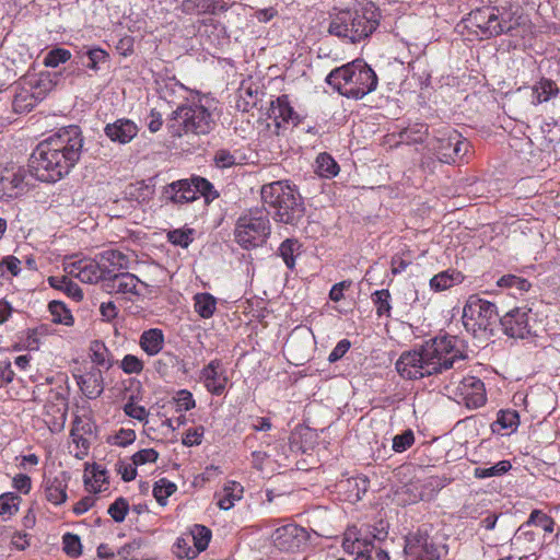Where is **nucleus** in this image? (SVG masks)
I'll use <instances>...</instances> for the list:
<instances>
[{
    "label": "nucleus",
    "mask_w": 560,
    "mask_h": 560,
    "mask_svg": "<svg viewBox=\"0 0 560 560\" xmlns=\"http://www.w3.org/2000/svg\"><path fill=\"white\" fill-rule=\"evenodd\" d=\"M415 443V434L412 430H405L402 433L397 434L393 438V450L396 453H402L407 451Z\"/></svg>",
    "instance_id": "53"
},
{
    "label": "nucleus",
    "mask_w": 560,
    "mask_h": 560,
    "mask_svg": "<svg viewBox=\"0 0 560 560\" xmlns=\"http://www.w3.org/2000/svg\"><path fill=\"white\" fill-rule=\"evenodd\" d=\"M48 308L54 323L66 326H71L73 324V316L62 302L51 301L48 304Z\"/></svg>",
    "instance_id": "40"
},
{
    "label": "nucleus",
    "mask_w": 560,
    "mask_h": 560,
    "mask_svg": "<svg viewBox=\"0 0 560 560\" xmlns=\"http://www.w3.org/2000/svg\"><path fill=\"white\" fill-rule=\"evenodd\" d=\"M39 100L26 88V85L20 79L16 88L15 95L13 98V109L15 113L23 114L31 112Z\"/></svg>",
    "instance_id": "26"
},
{
    "label": "nucleus",
    "mask_w": 560,
    "mask_h": 560,
    "mask_svg": "<svg viewBox=\"0 0 560 560\" xmlns=\"http://www.w3.org/2000/svg\"><path fill=\"white\" fill-rule=\"evenodd\" d=\"M92 477L94 481L90 483L88 479H85V485L90 487V491L101 492L102 483L106 482V470L101 466H94L92 469Z\"/></svg>",
    "instance_id": "61"
},
{
    "label": "nucleus",
    "mask_w": 560,
    "mask_h": 560,
    "mask_svg": "<svg viewBox=\"0 0 560 560\" xmlns=\"http://www.w3.org/2000/svg\"><path fill=\"white\" fill-rule=\"evenodd\" d=\"M372 301L378 317L390 315V293L387 289L377 290L372 293Z\"/></svg>",
    "instance_id": "42"
},
{
    "label": "nucleus",
    "mask_w": 560,
    "mask_h": 560,
    "mask_svg": "<svg viewBox=\"0 0 560 560\" xmlns=\"http://www.w3.org/2000/svg\"><path fill=\"white\" fill-rule=\"evenodd\" d=\"M201 377L203 378L206 388L213 395H221L228 382L224 375L221 362L212 360L201 370Z\"/></svg>",
    "instance_id": "21"
},
{
    "label": "nucleus",
    "mask_w": 560,
    "mask_h": 560,
    "mask_svg": "<svg viewBox=\"0 0 560 560\" xmlns=\"http://www.w3.org/2000/svg\"><path fill=\"white\" fill-rule=\"evenodd\" d=\"M138 283L147 287V283L140 281L138 277L130 272H118L105 279L103 289L109 294H131L140 295L137 290Z\"/></svg>",
    "instance_id": "18"
},
{
    "label": "nucleus",
    "mask_w": 560,
    "mask_h": 560,
    "mask_svg": "<svg viewBox=\"0 0 560 560\" xmlns=\"http://www.w3.org/2000/svg\"><path fill=\"white\" fill-rule=\"evenodd\" d=\"M316 173L320 177L332 178L339 173V165L330 154L324 152L316 159Z\"/></svg>",
    "instance_id": "37"
},
{
    "label": "nucleus",
    "mask_w": 560,
    "mask_h": 560,
    "mask_svg": "<svg viewBox=\"0 0 560 560\" xmlns=\"http://www.w3.org/2000/svg\"><path fill=\"white\" fill-rule=\"evenodd\" d=\"M160 97L170 104H175L179 100H186L187 88L175 78H167L159 83Z\"/></svg>",
    "instance_id": "25"
},
{
    "label": "nucleus",
    "mask_w": 560,
    "mask_h": 560,
    "mask_svg": "<svg viewBox=\"0 0 560 560\" xmlns=\"http://www.w3.org/2000/svg\"><path fill=\"white\" fill-rule=\"evenodd\" d=\"M177 490V486L167 480L166 478H161L154 483L153 487V495L156 502L164 506L167 503V498L171 497Z\"/></svg>",
    "instance_id": "39"
},
{
    "label": "nucleus",
    "mask_w": 560,
    "mask_h": 560,
    "mask_svg": "<svg viewBox=\"0 0 560 560\" xmlns=\"http://www.w3.org/2000/svg\"><path fill=\"white\" fill-rule=\"evenodd\" d=\"M77 383L89 399H95L104 390V378L101 370L96 368H92L90 371L80 375L77 380Z\"/></svg>",
    "instance_id": "23"
},
{
    "label": "nucleus",
    "mask_w": 560,
    "mask_h": 560,
    "mask_svg": "<svg viewBox=\"0 0 560 560\" xmlns=\"http://www.w3.org/2000/svg\"><path fill=\"white\" fill-rule=\"evenodd\" d=\"M67 476L65 472L54 478H48L45 481L46 499L56 505L63 503L67 500Z\"/></svg>",
    "instance_id": "24"
},
{
    "label": "nucleus",
    "mask_w": 560,
    "mask_h": 560,
    "mask_svg": "<svg viewBox=\"0 0 560 560\" xmlns=\"http://www.w3.org/2000/svg\"><path fill=\"white\" fill-rule=\"evenodd\" d=\"M269 212L249 210L241 215L234 229V240L244 249L265 244L270 235Z\"/></svg>",
    "instance_id": "7"
},
{
    "label": "nucleus",
    "mask_w": 560,
    "mask_h": 560,
    "mask_svg": "<svg viewBox=\"0 0 560 560\" xmlns=\"http://www.w3.org/2000/svg\"><path fill=\"white\" fill-rule=\"evenodd\" d=\"M520 424V416L516 410H500L498 412L494 425H499L500 429L515 431Z\"/></svg>",
    "instance_id": "44"
},
{
    "label": "nucleus",
    "mask_w": 560,
    "mask_h": 560,
    "mask_svg": "<svg viewBox=\"0 0 560 560\" xmlns=\"http://www.w3.org/2000/svg\"><path fill=\"white\" fill-rule=\"evenodd\" d=\"M377 82L376 73L362 59L334 69L326 78V83L339 94L354 100H361L373 92Z\"/></svg>",
    "instance_id": "5"
},
{
    "label": "nucleus",
    "mask_w": 560,
    "mask_h": 560,
    "mask_svg": "<svg viewBox=\"0 0 560 560\" xmlns=\"http://www.w3.org/2000/svg\"><path fill=\"white\" fill-rule=\"evenodd\" d=\"M202 196L206 203H210L219 197L213 185L200 176L172 182L163 187L162 199L172 203H188Z\"/></svg>",
    "instance_id": "8"
},
{
    "label": "nucleus",
    "mask_w": 560,
    "mask_h": 560,
    "mask_svg": "<svg viewBox=\"0 0 560 560\" xmlns=\"http://www.w3.org/2000/svg\"><path fill=\"white\" fill-rule=\"evenodd\" d=\"M138 126L130 119L120 118L104 128L106 137L119 144L129 143L138 135Z\"/></svg>",
    "instance_id": "20"
},
{
    "label": "nucleus",
    "mask_w": 560,
    "mask_h": 560,
    "mask_svg": "<svg viewBox=\"0 0 560 560\" xmlns=\"http://www.w3.org/2000/svg\"><path fill=\"white\" fill-rule=\"evenodd\" d=\"M462 279L463 276L460 275V272H457L455 270H445L435 275L430 280V287L434 291H443L450 289L455 283H459Z\"/></svg>",
    "instance_id": "33"
},
{
    "label": "nucleus",
    "mask_w": 560,
    "mask_h": 560,
    "mask_svg": "<svg viewBox=\"0 0 560 560\" xmlns=\"http://www.w3.org/2000/svg\"><path fill=\"white\" fill-rule=\"evenodd\" d=\"M222 497L218 500V506L221 510H230L234 506V502L242 498L243 487L236 481H230L223 489Z\"/></svg>",
    "instance_id": "34"
},
{
    "label": "nucleus",
    "mask_w": 560,
    "mask_h": 560,
    "mask_svg": "<svg viewBox=\"0 0 560 560\" xmlns=\"http://www.w3.org/2000/svg\"><path fill=\"white\" fill-rule=\"evenodd\" d=\"M71 59V52L65 48H52L49 50L43 60L46 67L57 68L60 63H65Z\"/></svg>",
    "instance_id": "45"
},
{
    "label": "nucleus",
    "mask_w": 560,
    "mask_h": 560,
    "mask_svg": "<svg viewBox=\"0 0 560 560\" xmlns=\"http://www.w3.org/2000/svg\"><path fill=\"white\" fill-rule=\"evenodd\" d=\"M166 127L173 138L207 136L217 127V119L210 106L198 97L179 104L171 114Z\"/></svg>",
    "instance_id": "4"
},
{
    "label": "nucleus",
    "mask_w": 560,
    "mask_h": 560,
    "mask_svg": "<svg viewBox=\"0 0 560 560\" xmlns=\"http://www.w3.org/2000/svg\"><path fill=\"white\" fill-rule=\"evenodd\" d=\"M462 318L466 330L477 335L478 331H486L497 323L500 315L494 303L470 295L463 308Z\"/></svg>",
    "instance_id": "9"
},
{
    "label": "nucleus",
    "mask_w": 560,
    "mask_h": 560,
    "mask_svg": "<svg viewBox=\"0 0 560 560\" xmlns=\"http://www.w3.org/2000/svg\"><path fill=\"white\" fill-rule=\"evenodd\" d=\"M381 13L372 2H358L352 8L340 10L328 26L330 35L352 44L370 37L380 25Z\"/></svg>",
    "instance_id": "3"
},
{
    "label": "nucleus",
    "mask_w": 560,
    "mask_h": 560,
    "mask_svg": "<svg viewBox=\"0 0 560 560\" xmlns=\"http://www.w3.org/2000/svg\"><path fill=\"white\" fill-rule=\"evenodd\" d=\"M176 404V411H188L196 406V401L192 397V394L187 389H180L177 392L176 396L173 398Z\"/></svg>",
    "instance_id": "56"
},
{
    "label": "nucleus",
    "mask_w": 560,
    "mask_h": 560,
    "mask_svg": "<svg viewBox=\"0 0 560 560\" xmlns=\"http://www.w3.org/2000/svg\"><path fill=\"white\" fill-rule=\"evenodd\" d=\"M47 281L51 288L65 292L69 298L77 302L83 299L82 289L67 276H50Z\"/></svg>",
    "instance_id": "31"
},
{
    "label": "nucleus",
    "mask_w": 560,
    "mask_h": 560,
    "mask_svg": "<svg viewBox=\"0 0 560 560\" xmlns=\"http://www.w3.org/2000/svg\"><path fill=\"white\" fill-rule=\"evenodd\" d=\"M85 60L84 56H77L61 72L62 79L69 80L72 84L75 78L84 74Z\"/></svg>",
    "instance_id": "47"
},
{
    "label": "nucleus",
    "mask_w": 560,
    "mask_h": 560,
    "mask_svg": "<svg viewBox=\"0 0 560 560\" xmlns=\"http://www.w3.org/2000/svg\"><path fill=\"white\" fill-rule=\"evenodd\" d=\"M446 389L457 404L468 409L480 408L487 401L483 382L472 375L465 376L460 381H452Z\"/></svg>",
    "instance_id": "11"
},
{
    "label": "nucleus",
    "mask_w": 560,
    "mask_h": 560,
    "mask_svg": "<svg viewBox=\"0 0 560 560\" xmlns=\"http://www.w3.org/2000/svg\"><path fill=\"white\" fill-rule=\"evenodd\" d=\"M91 358L94 363L101 366H106L107 369L112 366V363L109 362L110 352L104 342L100 340L93 341L91 345Z\"/></svg>",
    "instance_id": "46"
},
{
    "label": "nucleus",
    "mask_w": 560,
    "mask_h": 560,
    "mask_svg": "<svg viewBox=\"0 0 560 560\" xmlns=\"http://www.w3.org/2000/svg\"><path fill=\"white\" fill-rule=\"evenodd\" d=\"M120 369L126 374H140L143 370V362L133 354H126L120 362Z\"/></svg>",
    "instance_id": "57"
},
{
    "label": "nucleus",
    "mask_w": 560,
    "mask_h": 560,
    "mask_svg": "<svg viewBox=\"0 0 560 560\" xmlns=\"http://www.w3.org/2000/svg\"><path fill=\"white\" fill-rule=\"evenodd\" d=\"M190 234L191 230H188L187 232L183 230H174L168 233V241L174 245L186 248L192 242Z\"/></svg>",
    "instance_id": "62"
},
{
    "label": "nucleus",
    "mask_w": 560,
    "mask_h": 560,
    "mask_svg": "<svg viewBox=\"0 0 560 560\" xmlns=\"http://www.w3.org/2000/svg\"><path fill=\"white\" fill-rule=\"evenodd\" d=\"M260 197L264 206L273 210V219L278 222L295 225L305 214V206L299 190L288 180L262 185Z\"/></svg>",
    "instance_id": "6"
},
{
    "label": "nucleus",
    "mask_w": 560,
    "mask_h": 560,
    "mask_svg": "<svg viewBox=\"0 0 560 560\" xmlns=\"http://www.w3.org/2000/svg\"><path fill=\"white\" fill-rule=\"evenodd\" d=\"M467 21L487 38L499 36L510 30L509 21L502 18L495 7L477 8L468 14Z\"/></svg>",
    "instance_id": "12"
},
{
    "label": "nucleus",
    "mask_w": 560,
    "mask_h": 560,
    "mask_svg": "<svg viewBox=\"0 0 560 560\" xmlns=\"http://www.w3.org/2000/svg\"><path fill=\"white\" fill-rule=\"evenodd\" d=\"M63 551L72 557L77 558L82 553V545L80 537L75 534L67 533L62 537Z\"/></svg>",
    "instance_id": "52"
},
{
    "label": "nucleus",
    "mask_w": 560,
    "mask_h": 560,
    "mask_svg": "<svg viewBox=\"0 0 560 560\" xmlns=\"http://www.w3.org/2000/svg\"><path fill=\"white\" fill-rule=\"evenodd\" d=\"M498 287L514 290V292H526L530 288V283L527 279L517 277L515 275H504L497 281Z\"/></svg>",
    "instance_id": "41"
},
{
    "label": "nucleus",
    "mask_w": 560,
    "mask_h": 560,
    "mask_svg": "<svg viewBox=\"0 0 560 560\" xmlns=\"http://www.w3.org/2000/svg\"><path fill=\"white\" fill-rule=\"evenodd\" d=\"M94 424L90 419H82L77 416L72 423L71 433H78L81 435H92Z\"/></svg>",
    "instance_id": "63"
},
{
    "label": "nucleus",
    "mask_w": 560,
    "mask_h": 560,
    "mask_svg": "<svg viewBox=\"0 0 560 560\" xmlns=\"http://www.w3.org/2000/svg\"><path fill=\"white\" fill-rule=\"evenodd\" d=\"M269 118L273 119L277 127H281L282 124L291 122L293 126L300 124V116L294 112L290 105L289 96L283 94L277 97L276 101L271 102L269 108Z\"/></svg>",
    "instance_id": "19"
},
{
    "label": "nucleus",
    "mask_w": 560,
    "mask_h": 560,
    "mask_svg": "<svg viewBox=\"0 0 560 560\" xmlns=\"http://www.w3.org/2000/svg\"><path fill=\"white\" fill-rule=\"evenodd\" d=\"M195 312L202 318H210L217 310V299L210 293H197L194 296Z\"/></svg>",
    "instance_id": "32"
},
{
    "label": "nucleus",
    "mask_w": 560,
    "mask_h": 560,
    "mask_svg": "<svg viewBox=\"0 0 560 560\" xmlns=\"http://www.w3.org/2000/svg\"><path fill=\"white\" fill-rule=\"evenodd\" d=\"M405 553L411 560H439L440 551L427 532L418 530L406 537Z\"/></svg>",
    "instance_id": "14"
},
{
    "label": "nucleus",
    "mask_w": 560,
    "mask_h": 560,
    "mask_svg": "<svg viewBox=\"0 0 560 560\" xmlns=\"http://www.w3.org/2000/svg\"><path fill=\"white\" fill-rule=\"evenodd\" d=\"M301 244L293 238L284 240L279 246V255L282 257L285 266L293 269L295 266V256L300 254Z\"/></svg>",
    "instance_id": "38"
},
{
    "label": "nucleus",
    "mask_w": 560,
    "mask_h": 560,
    "mask_svg": "<svg viewBox=\"0 0 560 560\" xmlns=\"http://www.w3.org/2000/svg\"><path fill=\"white\" fill-rule=\"evenodd\" d=\"M469 148V141L454 129L440 131L430 143V150L436 159L446 164L462 161L468 153Z\"/></svg>",
    "instance_id": "10"
},
{
    "label": "nucleus",
    "mask_w": 560,
    "mask_h": 560,
    "mask_svg": "<svg viewBox=\"0 0 560 560\" xmlns=\"http://www.w3.org/2000/svg\"><path fill=\"white\" fill-rule=\"evenodd\" d=\"M559 88L551 79L541 78L532 86V104L539 105L557 96Z\"/></svg>",
    "instance_id": "27"
},
{
    "label": "nucleus",
    "mask_w": 560,
    "mask_h": 560,
    "mask_svg": "<svg viewBox=\"0 0 560 560\" xmlns=\"http://www.w3.org/2000/svg\"><path fill=\"white\" fill-rule=\"evenodd\" d=\"M139 345L149 355L158 354L164 345V335L161 329L152 328L141 334Z\"/></svg>",
    "instance_id": "30"
},
{
    "label": "nucleus",
    "mask_w": 560,
    "mask_h": 560,
    "mask_svg": "<svg viewBox=\"0 0 560 560\" xmlns=\"http://www.w3.org/2000/svg\"><path fill=\"white\" fill-rule=\"evenodd\" d=\"M271 538L275 547L279 550L294 551L305 542L306 532L295 524H288L277 528Z\"/></svg>",
    "instance_id": "16"
},
{
    "label": "nucleus",
    "mask_w": 560,
    "mask_h": 560,
    "mask_svg": "<svg viewBox=\"0 0 560 560\" xmlns=\"http://www.w3.org/2000/svg\"><path fill=\"white\" fill-rule=\"evenodd\" d=\"M372 541L369 536L362 538V537H351V534H346V537L342 541V548L343 550L349 553L350 556L357 555L354 559H359L361 557L368 558V560H371V547Z\"/></svg>",
    "instance_id": "28"
},
{
    "label": "nucleus",
    "mask_w": 560,
    "mask_h": 560,
    "mask_svg": "<svg viewBox=\"0 0 560 560\" xmlns=\"http://www.w3.org/2000/svg\"><path fill=\"white\" fill-rule=\"evenodd\" d=\"M214 164L220 168H228L236 165V158L226 149H219L213 156Z\"/></svg>",
    "instance_id": "59"
},
{
    "label": "nucleus",
    "mask_w": 560,
    "mask_h": 560,
    "mask_svg": "<svg viewBox=\"0 0 560 560\" xmlns=\"http://www.w3.org/2000/svg\"><path fill=\"white\" fill-rule=\"evenodd\" d=\"M524 525L540 526L546 533H552L555 528V521L551 516L541 512L540 510L532 511L528 521Z\"/></svg>",
    "instance_id": "48"
},
{
    "label": "nucleus",
    "mask_w": 560,
    "mask_h": 560,
    "mask_svg": "<svg viewBox=\"0 0 560 560\" xmlns=\"http://www.w3.org/2000/svg\"><path fill=\"white\" fill-rule=\"evenodd\" d=\"M195 547L198 552L206 550L211 539V530L203 525H195L191 530Z\"/></svg>",
    "instance_id": "50"
},
{
    "label": "nucleus",
    "mask_w": 560,
    "mask_h": 560,
    "mask_svg": "<svg viewBox=\"0 0 560 560\" xmlns=\"http://www.w3.org/2000/svg\"><path fill=\"white\" fill-rule=\"evenodd\" d=\"M159 458V453L154 448H144L135 453L131 457L135 466H141L147 463H155Z\"/></svg>",
    "instance_id": "60"
},
{
    "label": "nucleus",
    "mask_w": 560,
    "mask_h": 560,
    "mask_svg": "<svg viewBox=\"0 0 560 560\" xmlns=\"http://www.w3.org/2000/svg\"><path fill=\"white\" fill-rule=\"evenodd\" d=\"M143 545V540L141 538L133 539L132 541L122 546L118 555L124 558V560H147L145 557H137L135 555L136 551H138Z\"/></svg>",
    "instance_id": "58"
},
{
    "label": "nucleus",
    "mask_w": 560,
    "mask_h": 560,
    "mask_svg": "<svg viewBox=\"0 0 560 560\" xmlns=\"http://www.w3.org/2000/svg\"><path fill=\"white\" fill-rule=\"evenodd\" d=\"M65 269L68 275L78 278L82 282L96 283L102 281V285L104 284L105 277L97 260L81 259L69 264Z\"/></svg>",
    "instance_id": "17"
},
{
    "label": "nucleus",
    "mask_w": 560,
    "mask_h": 560,
    "mask_svg": "<svg viewBox=\"0 0 560 560\" xmlns=\"http://www.w3.org/2000/svg\"><path fill=\"white\" fill-rule=\"evenodd\" d=\"M54 398L56 399V404H47L45 406L47 413L50 412L56 413L54 416L55 420L49 423L51 425V430H62L67 420L68 412V400L60 393H54Z\"/></svg>",
    "instance_id": "29"
},
{
    "label": "nucleus",
    "mask_w": 560,
    "mask_h": 560,
    "mask_svg": "<svg viewBox=\"0 0 560 560\" xmlns=\"http://www.w3.org/2000/svg\"><path fill=\"white\" fill-rule=\"evenodd\" d=\"M79 56H84L85 68L94 72L101 69V65L109 61L108 52L100 47L90 48L85 52L79 54Z\"/></svg>",
    "instance_id": "35"
},
{
    "label": "nucleus",
    "mask_w": 560,
    "mask_h": 560,
    "mask_svg": "<svg viewBox=\"0 0 560 560\" xmlns=\"http://www.w3.org/2000/svg\"><path fill=\"white\" fill-rule=\"evenodd\" d=\"M21 498L14 492H5L0 495V515H13L19 510Z\"/></svg>",
    "instance_id": "51"
},
{
    "label": "nucleus",
    "mask_w": 560,
    "mask_h": 560,
    "mask_svg": "<svg viewBox=\"0 0 560 560\" xmlns=\"http://www.w3.org/2000/svg\"><path fill=\"white\" fill-rule=\"evenodd\" d=\"M499 322L506 336L524 339L533 334L536 320L532 308L520 306L506 312Z\"/></svg>",
    "instance_id": "13"
},
{
    "label": "nucleus",
    "mask_w": 560,
    "mask_h": 560,
    "mask_svg": "<svg viewBox=\"0 0 560 560\" xmlns=\"http://www.w3.org/2000/svg\"><path fill=\"white\" fill-rule=\"evenodd\" d=\"M512 468L509 460H501L491 467H477L475 468V477L479 479L490 478L494 476H502Z\"/></svg>",
    "instance_id": "43"
},
{
    "label": "nucleus",
    "mask_w": 560,
    "mask_h": 560,
    "mask_svg": "<svg viewBox=\"0 0 560 560\" xmlns=\"http://www.w3.org/2000/svg\"><path fill=\"white\" fill-rule=\"evenodd\" d=\"M154 189L151 185L145 184L144 182H138L135 185H130L128 189V195L131 199L137 200L138 202H144L151 199L153 196Z\"/></svg>",
    "instance_id": "49"
},
{
    "label": "nucleus",
    "mask_w": 560,
    "mask_h": 560,
    "mask_svg": "<svg viewBox=\"0 0 560 560\" xmlns=\"http://www.w3.org/2000/svg\"><path fill=\"white\" fill-rule=\"evenodd\" d=\"M124 411L127 416L139 421H143L149 415L148 410L143 406L137 405L132 401H128L124 406Z\"/></svg>",
    "instance_id": "64"
},
{
    "label": "nucleus",
    "mask_w": 560,
    "mask_h": 560,
    "mask_svg": "<svg viewBox=\"0 0 560 560\" xmlns=\"http://www.w3.org/2000/svg\"><path fill=\"white\" fill-rule=\"evenodd\" d=\"M98 264L105 279L128 267V257L119 250L107 249L98 255Z\"/></svg>",
    "instance_id": "22"
},
{
    "label": "nucleus",
    "mask_w": 560,
    "mask_h": 560,
    "mask_svg": "<svg viewBox=\"0 0 560 560\" xmlns=\"http://www.w3.org/2000/svg\"><path fill=\"white\" fill-rule=\"evenodd\" d=\"M128 511H129V503L122 497L116 499L115 502L112 503L108 508V514L117 523H121L125 520Z\"/></svg>",
    "instance_id": "55"
},
{
    "label": "nucleus",
    "mask_w": 560,
    "mask_h": 560,
    "mask_svg": "<svg viewBox=\"0 0 560 560\" xmlns=\"http://www.w3.org/2000/svg\"><path fill=\"white\" fill-rule=\"evenodd\" d=\"M83 137L78 126L59 129L37 144L27 167L0 171V200L16 198L28 191L36 180L56 183L79 162Z\"/></svg>",
    "instance_id": "1"
},
{
    "label": "nucleus",
    "mask_w": 560,
    "mask_h": 560,
    "mask_svg": "<svg viewBox=\"0 0 560 560\" xmlns=\"http://www.w3.org/2000/svg\"><path fill=\"white\" fill-rule=\"evenodd\" d=\"M21 80L28 91H31L39 102H42L47 94L60 83L62 80V73L61 71L26 73L21 78Z\"/></svg>",
    "instance_id": "15"
},
{
    "label": "nucleus",
    "mask_w": 560,
    "mask_h": 560,
    "mask_svg": "<svg viewBox=\"0 0 560 560\" xmlns=\"http://www.w3.org/2000/svg\"><path fill=\"white\" fill-rule=\"evenodd\" d=\"M212 3L208 0H184L182 2V12L186 14L212 12Z\"/></svg>",
    "instance_id": "54"
},
{
    "label": "nucleus",
    "mask_w": 560,
    "mask_h": 560,
    "mask_svg": "<svg viewBox=\"0 0 560 560\" xmlns=\"http://www.w3.org/2000/svg\"><path fill=\"white\" fill-rule=\"evenodd\" d=\"M339 487L349 492V498L360 500L368 491L369 480L365 477H352L339 482Z\"/></svg>",
    "instance_id": "36"
},
{
    "label": "nucleus",
    "mask_w": 560,
    "mask_h": 560,
    "mask_svg": "<svg viewBox=\"0 0 560 560\" xmlns=\"http://www.w3.org/2000/svg\"><path fill=\"white\" fill-rule=\"evenodd\" d=\"M466 343L457 336H439L421 346L420 350L404 352L396 362L400 376L419 380L451 369L457 359L467 358Z\"/></svg>",
    "instance_id": "2"
}]
</instances>
